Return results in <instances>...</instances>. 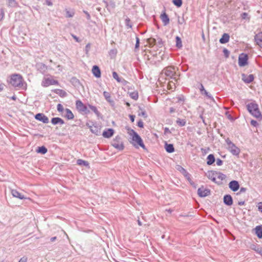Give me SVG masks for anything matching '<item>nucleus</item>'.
<instances>
[{
  "instance_id": "nucleus-42",
  "label": "nucleus",
  "mask_w": 262,
  "mask_h": 262,
  "mask_svg": "<svg viewBox=\"0 0 262 262\" xmlns=\"http://www.w3.org/2000/svg\"><path fill=\"white\" fill-rule=\"evenodd\" d=\"M74 15V12L73 11H70L68 10H66V17H72Z\"/></svg>"
},
{
  "instance_id": "nucleus-23",
  "label": "nucleus",
  "mask_w": 262,
  "mask_h": 262,
  "mask_svg": "<svg viewBox=\"0 0 262 262\" xmlns=\"http://www.w3.org/2000/svg\"><path fill=\"white\" fill-rule=\"evenodd\" d=\"M86 125L90 128L92 133L95 134L96 135H98L100 133V129L94 124L92 126L87 124Z\"/></svg>"
},
{
  "instance_id": "nucleus-9",
  "label": "nucleus",
  "mask_w": 262,
  "mask_h": 262,
  "mask_svg": "<svg viewBox=\"0 0 262 262\" xmlns=\"http://www.w3.org/2000/svg\"><path fill=\"white\" fill-rule=\"evenodd\" d=\"M58 82L57 80L50 79V78H45L42 81L41 85L43 87H47L51 85H58Z\"/></svg>"
},
{
  "instance_id": "nucleus-55",
  "label": "nucleus",
  "mask_w": 262,
  "mask_h": 262,
  "mask_svg": "<svg viewBox=\"0 0 262 262\" xmlns=\"http://www.w3.org/2000/svg\"><path fill=\"white\" fill-rule=\"evenodd\" d=\"M199 89H200V91H201V93H202V94H203V93H204V92H205V91H206V90H205V89H204V86H203V85L202 83H201V84H200V88H199Z\"/></svg>"
},
{
  "instance_id": "nucleus-32",
  "label": "nucleus",
  "mask_w": 262,
  "mask_h": 262,
  "mask_svg": "<svg viewBox=\"0 0 262 262\" xmlns=\"http://www.w3.org/2000/svg\"><path fill=\"white\" fill-rule=\"evenodd\" d=\"M47 151V148L44 146L38 147V149L36 150V151L38 153H40L41 154H45Z\"/></svg>"
},
{
  "instance_id": "nucleus-34",
  "label": "nucleus",
  "mask_w": 262,
  "mask_h": 262,
  "mask_svg": "<svg viewBox=\"0 0 262 262\" xmlns=\"http://www.w3.org/2000/svg\"><path fill=\"white\" fill-rule=\"evenodd\" d=\"M89 107L97 115V117H99L101 115L100 113L98 111L97 107L95 106L89 105Z\"/></svg>"
},
{
  "instance_id": "nucleus-45",
  "label": "nucleus",
  "mask_w": 262,
  "mask_h": 262,
  "mask_svg": "<svg viewBox=\"0 0 262 262\" xmlns=\"http://www.w3.org/2000/svg\"><path fill=\"white\" fill-rule=\"evenodd\" d=\"M168 87L169 88V90H172L173 87L174 89L176 88L175 83L173 81H170L168 83Z\"/></svg>"
},
{
  "instance_id": "nucleus-30",
  "label": "nucleus",
  "mask_w": 262,
  "mask_h": 262,
  "mask_svg": "<svg viewBox=\"0 0 262 262\" xmlns=\"http://www.w3.org/2000/svg\"><path fill=\"white\" fill-rule=\"evenodd\" d=\"M54 92L56 94H58V95L62 97H66L67 95V92L64 90L61 89H55L54 90Z\"/></svg>"
},
{
  "instance_id": "nucleus-18",
  "label": "nucleus",
  "mask_w": 262,
  "mask_h": 262,
  "mask_svg": "<svg viewBox=\"0 0 262 262\" xmlns=\"http://www.w3.org/2000/svg\"><path fill=\"white\" fill-rule=\"evenodd\" d=\"M160 18L164 26H167L169 23V18L168 15L164 12L160 15Z\"/></svg>"
},
{
  "instance_id": "nucleus-50",
  "label": "nucleus",
  "mask_w": 262,
  "mask_h": 262,
  "mask_svg": "<svg viewBox=\"0 0 262 262\" xmlns=\"http://www.w3.org/2000/svg\"><path fill=\"white\" fill-rule=\"evenodd\" d=\"M248 14L246 12H244L241 14V17L242 19H245L248 18Z\"/></svg>"
},
{
  "instance_id": "nucleus-16",
  "label": "nucleus",
  "mask_w": 262,
  "mask_h": 262,
  "mask_svg": "<svg viewBox=\"0 0 262 262\" xmlns=\"http://www.w3.org/2000/svg\"><path fill=\"white\" fill-rule=\"evenodd\" d=\"M254 40L257 45L262 48V32H259L254 36Z\"/></svg>"
},
{
  "instance_id": "nucleus-59",
  "label": "nucleus",
  "mask_w": 262,
  "mask_h": 262,
  "mask_svg": "<svg viewBox=\"0 0 262 262\" xmlns=\"http://www.w3.org/2000/svg\"><path fill=\"white\" fill-rule=\"evenodd\" d=\"M157 43L158 44V45L161 47L162 45V39L160 38H158L157 40Z\"/></svg>"
},
{
  "instance_id": "nucleus-37",
  "label": "nucleus",
  "mask_w": 262,
  "mask_h": 262,
  "mask_svg": "<svg viewBox=\"0 0 262 262\" xmlns=\"http://www.w3.org/2000/svg\"><path fill=\"white\" fill-rule=\"evenodd\" d=\"M125 24L127 28H132V24L131 23L130 19L128 17H126L125 18Z\"/></svg>"
},
{
  "instance_id": "nucleus-31",
  "label": "nucleus",
  "mask_w": 262,
  "mask_h": 262,
  "mask_svg": "<svg viewBox=\"0 0 262 262\" xmlns=\"http://www.w3.org/2000/svg\"><path fill=\"white\" fill-rule=\"evenodd\" d=\"M7 5L10 7H17L18 6V3L15 0H6Z\"/></svg>"
},
{
  "instance_id": "nucleus-60",
  "label": "nucleus",
  "mask_w": 262,
  "mask_h": 262,
  "mask_svg": "<svg viewBox=\"0 0 262 262\" xmlns=\"http://www.w3.org/2000/svg\"><path fill=\"white\" fill-rule=\"evenodd\" d=\"M27 258L26 257L24 256L20 258L18 262H27Z\"/></svg>"
},
{
  "instance_id": "nucleus-15",
  "label": "nucleus",
  "mask_w": 262,
  "mask_h": 262,
  "mask_svg": "<svg viewBox=\"0 0 262 262\" xmlns=\"http://www.w3.org/2000/svg\"><path fill=\"white\" fill-rule=\"evenodd\" d=\"M229 187L231 190L235 192L239 188V184L238 181L233 180L229 183Z\"/></svg>"
},
{
  "instance_id": "nucleus-27",
  "label": "nucleus",
  "mask_w": 262,
  "mask_h": 262,
  "mask_svg": "<svg viewBox=\"0 0 262 262\" xmlns=\"http://www.w3.org/2000/svg\"><path fill=\"white\" fill-rule=\"evenodd\" d=\"M65 115L64 116L69 120H72L74 118V116L71 111L69 108H66L65 110Z\"/></svg>"
},
{
  "instance_id": "nucleus-25",
  "label": "nucleus",
  "mask_w": 262,
  "mask_h": 262,
  "mask_svg": "<svg viewBox=\"0 0 262 262\" xmlns=\"http://www.w3.org/2000/svg\"><path fill=\"white\" fill-rule=\"evenodd\" d=\"M230 36L227 33H224L220 39V42L222 44L228 42L229 40Z\"/></svg>"
},
{
  "instance_id": "nucleus-26",
  "label": "nucleus",
  "mask_w": 262,
  "mask_h": 262,
  "mask_svg": "<svg viewBox=\"0 0 262 262\" xmlns=\"http://www.w3.org/2000/svg\"><path fill=\"white\" fill-rule=\"evenodd\" d=\"M165 148L166 151L168 153H172L174 151V146L172 144H168L167 143H165Z\"/></svg>"
},
{
  "instance_id": "nucleus-46",
  "label": "nucleus",
  "mask_w": 262,
  "mask_h": 262,
  "mask_svg": "<svg viewBox=\"0 0 262 262\" xmlns=\"http://www.w3.org/2000/svg\"><path fill=\"white\" fill-rule=\"evenodd\" d=\"M57 109L59 112H62L64 110L62 105L60 103L57 104Z\"/></svg>"
},
{
  "instance_id": "nucleus-35",
  "label": "nucleus",
  "mask_w": 262,
  "mask_h": 262,
  "mask_svg": "<svg viewBox=\"0 0 262 262\" xmlns=\"http://www.w3.org/2000/svg\"><path fill=\"white\" fill-rule=\"evenodd\" d=\"M103 96L107 102H113L112 100L111 99V96L110 93L104 91L103 92Z\"/></svg>"
},
{
  "instance_id": "nucleus-49",
  "label": "nucleus",
  "mask_w": 262,
  "mask_h": 262,
  "mask_svg": "<svg viewBox=\"0 0 262 262\" xmlns=\"http://www.w3.org/2000/svg\"><path fill=\"white\" fill-rule=\"evenodd\" d=\"M71 36L75 40V41L76 42H80L81 41V40L79 39V38L78 37H77L76 35H75L74 34H72Z\"/></svg>"
},
{
  "instance_id": "nucleus-54",
  "label": "nucleus",
  "mask_w": 262,
  "mask_h": 262,
  "mask_svg": "<svg viewBox=\"0 0 262 262\" xmlns=\"http://www.w3.org/2000/svg\"><path fill=\"white\" fill-rule=\"evenodd\" d=\"M137 125L139 127H141V128H142L143 127V121L141 120H140L138 123H137Z\"/></svg>"
},
{
  "instance_id": "nucleus-5",
  "label": "nucleus",
  "mask_w": 262,
  "mask_h": 262,
  "mask_svg": "<svg viewBox=\"0 0 262 262\" xmlns=\"http://www.w3.org/2000/svg\"><path fill=\"white\" fill-rule=\"evenodd\" d=\"M111 144L113 147L119 150H123L124 147L123 143L121 141V138L119 136L115 137L112 141Z\"/></svg>"
},
{
  "instance_id": "nucleus-33",
  "label": "nucleus",
  "mask_w": 262,
  "mask_h": 262,
  "mask_svg": "<svg viewBox=\"0 0 262 262\" xmlns=\"http://www.w3.org/2000/svg\"><path fill=\"white\" fill-rule=\"evenodd\" d=\"M176 123L180 127H183L186 125V121L185 119L178 118L176 120Z\"/></svg>"
},
{
  "instance_id": "nucleus-40",
  "label": "nucleus",
  "mask_w": 262,
  "mask_h": 262,
  "mask_svg": "<svg viewBox=\"0 0 262 262\" xmlns=\"http://www.w3.org/2000/svg\"><path fill=\"white\" fill-rule=\"evenodd\" d=\"M172 3L178 7H180L182 5V0H173Z\"/></svg>"
},
{
  "instance_id": "nucleus-8",
  "label": "nucleus",
  "mask_w": 262,
  "mask_h": 262,
  "mask_svg": "<svg viewBox=\"0 0 262 262\" xmlns=\"http://www.w3.org/2000/svg\"><path fill=\"white\" fill-rule=\"evenodd\" d=\"M248 56L246 54L242 53L238 57V65L239 67H244L248 64Z\"/></svg>"
},
{
  "instance_id": "nucleus-20",
  "label": "nucleus",
  "mask_w": 262,
  "mask_h": 262,
  "mask_svg": "<svg viewBox=\"0 0 262 262\" xmlns=\"http://www.w3.org/2000/svg\"><path fill=\"white\" fill-rule=\"evenodd\" d=\"M215 172V171L213 170L208 171L206 173V175L209 179L216 183Z\"/></svg>"
},
{
  "instance_id": "nucleus-62",
  "label": "nucleus",
  "mask_w": 262,
  "mask_h": 262,
  "mask_svg": "<svg viewBox=\"0 0 262 262\" xmlns=\"http://www.w3.org/2000/svg\"><path fill=\"white\" fill-rule=\"evenodd\" d=\"M129 118H130V121L133 122L135 120V116L134 115H129Z\"/></svg>"
},
{
  "instance_id": "nucleus-2",
  "label": "nucleus",
  "mask_w": 262,
  "mask_h": 262,
  "mask_svg": "<svg viewBox=\"0 0 262 262\" xmlns=\"http://www.w3.org/2000/svg\"><path fill=\"white\" fill-rule=\"evenodd\" d=\"M128 134L132 137V142H131L132 144L136 147H137L138 146H140L142 148L145 149V145L144 144L143 140L140 136L132 129H128Z\"/></svg>"
},
{
  "instance_id": "nucleus-12",
  "label": "nucleus",
  "mask_w": 262,
  "mask_h": 262,
  "mask_svg": "<svg viewBox=\"0 0 262 262\" xmlns=\"http://www.w3.org/2000/svg\"><path fill=\"white\" fill-rule=\"evenodd\" d=\"M35 118L37 120L41 121L43 123H48L49 122V118L42 113H38L35 116Z\"/></svg>"
},
{
  "instance_id": "nucleus-17",
  "label": "nucleus",
  "mask_w": 262,
  "mask_h": 262,
  "mask_svg": "<svg viewBox=\"0 0 262 262\" xmlns=\"http://www.w3.org/2000/svg\"><path fill=\"white\" fill-rule=\"evenodd\" d=\"M224 203L227 206H231L233 204V199L231 195L226 194L223 198Z\"/></svg>"
},
{
  "instance_id": "nucleus-22",
  "label": "nucleus",
  "mask_w": 262,
  "mask_h": 262,
  "mask_svg": "<svg viewBox=\"0 0 262 262\" xmlns=\"http://www.w3.org/2000/svg\"><path fill=\"white\" fill-rule=\"evenodd\" d=\"M114 133V130L112 128H108L103 132L102 135L104 138H108L111 137Z\"/></svg>"
},
{
  "instance_id": "nucleus-3",
  "label": "nucleus",
  "mask_w": 262,
  "mask_h": 262,
  "mask_svg": "<svg viewBox=\"0 0 262 262\" xmlns=\"http://www.w3.org/2000/svg\"><path fill=\"white\" fill-rule=\"evenodd\" d=\"M247 108L248 112L254 117L257 119L261 120L262 119V115L259 111L258 105L253 102L248 103L247 105Z\"/></svg>"
},
{
  "instance_id": "nucleus-44",
  "label": "nucleus",
  "mask_w": 262,
  "mask_h": 262,
  "mask_svg": "<svg viewBox=\"0 0 262 262\" xmlns=\"http://www.w3.org/2000/svg\"><path fill=\"white\" fill-rule=\"evenodd\" d=\"M113 77L118 82H120L121 81L120 78L119 77L118 74L116 72H113Z\"/></svg>"
},
{
  "instance_id": "nucleus-43",
  "label": "nucleus",
  "mask_w": 262,
  "mask_h": 262,
  "mask_svg": "<svg viewBox=\"0 0 262 262\" xmlns=\"http://www.w3.org/2000/svg\"><path fill=\"white\" fill-rule=\"evenodd\" d=\"M203 94L205 95V96L209 99L214 101L213 97L212 96V95L207 92V91H205V92L203 93Z\"/></svg>"
},
{
  "instance_id": "nucleus-48",
  "label": "nucleus",
  "mask_w": 262,
  "mask_h": 262,
  "mask_svg": "<svg viewBox=\"0 0 262 262\" xmlns=\"http://www.w3.org/2000/svg\"><path fill=\"white\" fill-rule=\"evenodd\" d=\"M250 123L251 125L254 127H256L258 124L257 122L254 120H252L250 122Z\"/></svg>"
},
{
  "instance_id": "nucleus-61",
  "label": "nucleus",
  "mask_w": 262,
  "mask_h": 262,
  "mask_svg": "<svg viewBox=\"0 0 262 262\" xmlns=\"http://www.w3.org/2000/svg\"><path fill=\"white\" fill-rule=\"evenodd\" d=\"M84 13L86 14L87 19L88 20H90L91 18V16H90V14L87 11H84Z\"/></svg>"
},
{
  "instance_id": "nucleus-57",
  "label": "nucleus",
  "mask_w": 262,
  "mask_h": 262,
  "mask_svg": "<svg viewBox=\"0 0 262 262\" xmlns=\"http://www.w3.org/2000/svg\"><path fill=\"white\" fill-rule=\"evenodd\" d=\"M164 134H171V132L170 130H169V129L168 128V127H165L164 128Z\"/></svg>"
},
{
  "instance_id": "nucleus-10",
  "label": "nucleus",
  "mask_w": 262,
  "mask_h": 262,
  "mask_svg": "<svg viewBox=\"0 0 262 262\" xmlns=\"http://www.w3.org/2000/svg\"><path fill=\"white\" fill-rule=\"evenodd\" d=\"M210 193V190L208 189L204 188L203 186L199 188L198 190V194L201 197H205Z\"/></svg>"
},
{
  "instance_id": "nucleus-19",
  "label": "nucleus",
  "mask_w": 262,
  "mask_h": 262,
  "mask_svg": "<svg viewBox=\"0 0 262 262\" xmlns=\"http://www.w3.org/2000/svg\"><path fill=\"white\" fill-rule=\"evenodd\" d=\"M93 75L97 78L101 77V71L98 66L95 65L93 67L92 70Z\"/></svg>"
},
{
  "instance_id": "nucleus-63",
  "label": "nucleus",
  "mask_w": 262,
  "mask_h": 262,
  "mask_svg": "<svg viewBox=\"0 0 262 262\" xmlns=\"http://www.w3.org/2000/svg\"><path fill=\"white\" fill-rule=\"evenodd\" d=\"M141 115L143 116L144 118H146L147 117V115L146 114V112L145 111H142L141 113Z\"/></svg>"
},
{
  "instance_id": "nucleus-14",
  "label": "nucleus",
  "mask_w": 262,
  "mask_h": 262,
  "mask_svg": "<svg viewBox=\"0 0 262 262\" xmlns=\"http://www.w3.org/2000/svg\"><path fill=\"white\" fill-rule=\"evenodd\" d=\"M216 183L220 185L222 183V181L226 178V176L220 172H215Z\"/></svg>"
},
{
  "instance_id": "nucleus-38",
  "label": "nucleus",
  "mask_w": 262,
  "mask_h": 262,
  "mask_svg": "<svg viewBox=\"0 0 262 262\" xmlns=\"http://www.w3.org/2000/svg\"><path fill=\"white\" fill-rule=\"evenodd\" d=\"M129 96L132 99L135 100H137L138 98V93L137 92L130 93Z\"/></svg>"
},
{
  "instance_id": "nucleus-56",
  "label": "nucleus",
  "mask_w": 262,
  "mask_h": 262,
  "mask_svg": "<svg viewBox=\"0 0 262 262\" xmlns=\"http://www.w3.org/2000/svg\"><path fill=\"white\" fill-rule=\"evenodd\" d=\"M246 191V188L244 187H241L239 190V192L237 193L236 194L238 195L239 193L245 192Z\"/></svg>"
},
{
  "instance_id": "nucleus-1",
  "label": "nucleus",
  "mask_w": 262,
  "mask_h": 262,
  "mask_svg": "<svg viewBox=\"0 0 262 262\" xmlns=\"http://www.w3.org/2000/svg\"><path fill=\"white\" fill-rule=\"evenodd\" d=\"M10 83L15 88L22 90L27 89V84L24 82L22 76L18 74H14L11 75Z\"/></svg>"
},
{
  "instance_id": "nucleus-7",
  "label": "nucleus",
  "mask_w": 262,
  "mask_h": 262,
  "mask_svg": "<svg viewBox=\"0 0 262 262\" xmlns=\"http://www.w3.org/2000/svg\"><path fill=\"white\" fill-rule=\"evenodd\" d=\"M228 150L234 156H238L240 152L239 148L232 142L228 143Z\"/></svg>"
},
{
  "instance_id": "nucleus-52",
  "label": "nucleus",
  "mask_w": 262,
  "mask_h": 262,
  "mask_svg": "<svg viewBox=\"0 0 262 262\" xmlns=\"http://www.w3.org/2000/svg\"><path fill=\"white\" fill-rule=\"evenodd\" d=\"M258 210L262 213V202H259L257 205Z\"/></svg>"
},
{
  "instance_id": "nucleus-36",
  "label": "nucleus",
  "mask_w": 262,
  "mask_h": 262,
  "mask_svg": "<svg viewBox=\"0 0 262 262\" xmlns=\"http://www.w3.org/2000/svg\"><path fill=\"white\" fill-rule=\"evenodd\" d=\"M77 163L79 165H84L85 166H88L89 165V163L84 160H83L82 159H78L77 161Z\"/></svg>"
},
{
  "instance_id": "nucleus-6",
  "label": "nucleus",
  "mask_w": 262,
  "mask_h": 262,
  "mask_svg": "<svg viewBox=\"0 0 262 262\" xmlns=\"http://www.w3.org/2000/svg\"><path fill=\"white\" fill-rule=\"evenodd\" d=\"M76 107L77 110L81 113L88 114L90 113L87 107L80 100H78L76 101Z\"/></svg>"
},
{
  "instance_id": "nucleus-53",
  "label": "nucleus",
  "mask_w": 262,
  "mask_h": 262,
  "mask_svg": "<svg viewBox=\"0 0 262 262\" xmlns=\"http://www.w3.org/2000/svg\"><path fill=\"white\" fill-rule=\"evenodd\" d=\"M223 161L221 160L220 159H216V165L217 166H221L223 164Z\"/></svg>"
},
{
  "instance_id": "nucleus-4",
  "label": "nucleus",
  "mask_w": 262,
  "mask_h": 262,
  "mask_svg": "<svg viewBox=\"0 0 262 262\" xmlns=\"http://www.w3.org/2000/svg\"><path fill=\"white\" fill-rule=\"evenodd\" d=\"M163 73H164L165 75L167 77H169L170 79H174L176 81L177 79L175 76L176 75V68L173 66H168L164 68L162 71Z\"/></svg>"
},
{
  "instance_id": "nucleus-51",
  "label": "nucleus",
  "mask_w": 262,
  "mask_h": 262,
  "mask_svg": "<svg viewBox=\"0 0 262 262\" xmlns=\"http://www.w3.org/2000/svg\"><path fill=\"white\" fill-rule=\"evenodd\" d=\"M136 45H135V48H138L139 47L140 39H139V37H136Z\"/></svg>"
},
{
  "instance_id": "nucleus-47",
  "label": "nucleus",
  "mask_w": 262,
  "mask_h": 262,
  "mask_svg": "<svg viewBox=\"0 0 262 262\" xmlns=\"http://www.w3.org/2000/svg\"><path fill=\"white\" fill-rule=\"evenodd\" d=\"M223 53H224V56L226 57L227 58V57H229V54H230V52H229V51L227 49H226V48L224 49Z\"/></svg>"
},
{
  "instance_id": "nucleus-64",
  "label": "nucleus",
  "mask_w": 262,
  "mask_h": 262,
  "mask_svg": "<svg viewBox=\"0 0 262 262\" xmlns=\"http://www.w3.org/2000/svg\"><path fill=\"white\" fill-rule=\"evenodd\" d=\"M245 203V201H240L238 202V205L239 206L244 205Z\"/></svg>"
},
{
  "instance_id": "nucleus-28",
  "label": "nucleus",
  "mask_w": 262,
  "mask_h": 262,
  "mask_svg": "<svg viewBox=\"0 0 262 262\" xmlns=\"http://www.w3.org/2000/svg\"><path fill=\"white\" fill-rule=\"evenodd\" d=\"M215 161L214 156L213 154L209 155L207 157V164L208 165H212Z\"/></svg>"
},
{
  "instance_id": "nucleus-21",
  "label": "nucleus",
  "mask_w": 262,
  "mask_h": 262,
  "mask_svg": "<svg viewBox=\"0 0 262 262\" xmlns=\"http://www.w3.org/2000/svg\"><path fill=\"white\" fill-rule=\"evenodd\" d=\"M11 194L14 197L18 198L20 200H24V199H26L23 194L19 193L16 189H12L11 190Z\"/></svg>"
},
{
  "instance_id": "nucleus-24",
  "label": "nucleus",
  "mask_w": 262,
  "mask_h": 262,
  "mask_svg": "<svg viewBox=\"0 0 262 262\" xmlns=\"http://www.w3.org/2000/svg\"><path fill=\"white\" fill-rule=\"evenodd\" d=\"M51 123L54 124H59L60 125H63L64 123V121L61 118L59 117H55L53 118L51 120Z\"/></svg>"
},
{
  "instance_id": "nucleus-41",
  "label": "nucleus",
  "mask_w": 262,
  "mask_h": 262,
  "mask_svg": "<svg viewBox=\"0 0 262 262\" xmlns=\"http://www.w3.org/2000/svg\"><path fill=\"white\" fill-rule=\"evenodd\" d=\"M147 41H148V43L151 46H153L154 45L157 44V39H156L155 38H149V39H148Z\"/></svg>"
},
{
  "instance_id": "nucleus-11",
  "label": "nucleus",
  "mask_w": 262,
  "mask_h": 262,
  "mask_svg": "<svg viewBox=\"0 0 262 262\" xmlns=\"http://www.w3.org/2000/svg\"><path fill=\"white\" fill-rule=\"evenodd\" d=\"M254 79L253 74L247 75L246 74H242V79L246 83H250Z\"/></svg>"
},
{
  "instance_id": "nucleus-58",
  "label": "nucleus",
  "mask_w": 262,
  "mask_h": 262,
  "mask_svg": "<svg viewBox=\"0 0 262 262\" xmlns=\"http://www.w3.org/2000/svg\"><path fill=\"white\" fill-rule=\"evenodd\" d=\"M46 4L49 6H52L53 5V3L51 2V0H46Z\"/></svg>"
},
{
  "instance_id": "nucleus-13",
  "label": "nucleus",
  "mask_w": 262,
  "mask_h": 262,
  "mask_svg": "<svg viewBox=\"0 0 262 262\" xmlns=\"http://www.w3.org/2000/svg\"><path fill=\"white\" fill-rule=\"evenodd\" d=\"M36 68L39 72L44 74H45L48 70V67L42 62H39L36 63Z\"/></svg>"
},
{
  "instance_id": "nucleus-39",
  "label": "nucleus",
  "mask_w": 262,
  "mask_h": 262,
  "mask_svg": "<svg viewBox=\"0 0 262 262\" xmlns=\"http://www.w3.org/2000/svg\"><path fill=\"white\" fill-rule=\"evenodd\" d=\"M176 39V46L179 48L182 47V41H181V38L179 36H177Z\"/></svg>"
},
{
  "instance_id": "nucleus-29",
  "label": "nucleus",
  "mask_w": 262,
  "mask_h": 262,
  "mask_svg": "<svg viewBox=\"0 0 262 262\" xmlns=\"http://www.w3.org/2000/svg\"><path fill=\"white\" fill-rule=\"evenodd\" d=\"M255 233L259 238H262V227L257 226L255 228Z\"/></svg>"
}]
</instances>
